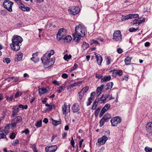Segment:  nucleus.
I'll list each match as a JSON object with an SVG mask.
<instances>
[{
  "mask_svg": "<svg viewBox=\"0 0 152 152\" xmlns=\"http://www.w3.org/2000/svg\"><path fill=\"white\" fill-rule=\"evenodd\" d=\"M95 44L96 45L98 44L99 45V43L98 42V41L97 40H95L93 39L91 40V45H92L94 44Z\"/></svg>",
  "mask_w": 152,
  "mask_h": 152,
  "instance_id": "obj_45",
  "label": "nucleus"
},
{
  "mask_svg": "<svg viewBox=\"0 0 152 152\" xmlns=\"http://www.w3.org/2000/svg\"><path fill=\"white\" fill-rule=\"evenodd\" d=\"M71 144L72 145V146L73 147H75V145H74L75 141L73 140V137H71Z\"/></svg>",
  "mask_w": 152,
  "mask_h": 152,
  "instance_id": "obj_54",
  "label": "nucleus"
},
{
  "mask_svg": "<svg viewBox=\"0 0 152 152\" xmlns=\"http://www.w3.org/2000/svg\"><path fill=\"white\" fill-rule=\"evenodd\" d=\"M104 85L103 84L101 85L100 86L98 87L96 90V92L97 95H100L102 93V91L104 87Z\"/></svg>",
  "mask_w": 152,
  "mask_h": 152,
  "instance_id": "obj_18",
  "label": "nucleus"
},
{
  "mask_svg": "<svg viewBox=\"0 0 152 152\" xmlns=\"http://www.w3.org/2000/svg\"><path fill=\"white\" fill-rule=\"evenodd\" d=\"M50 55L48 54V53H47L41 58L42 63L44 65L50 66L53 64L54 61L50 59Z\"/></svg>",
  "mask_w": 152,
  "mask_h": 152,
  "instance_id": "obj_3",
  "label": "nucleus"
},
{
  "mask_svg": "<svg viewBox=\"0 0 152 152\" xmlns=\"http://www.w3.org/2000/svg\"><path fill=\"white\" fill-rule=\"evenodd\" d=\"M146 130L149 134H152V122L148 123L146 126Z\"/></svg>",
  "mask_w": 152,
  "mask_h": 152,
  "instance_id": "obj_13",
  "label": "nucleus"
},
{
  "mask_svg": "<svg viewBox=\"0 0 152 152\" xmlns=\"http://www.w3.org/2000/svg\"><path fill=\"white\" fill-rule=\"evenodd\" d=\"M77 64H74V66L70 68V72H72L74 70L77 66Z\"/></svg>",
  "mask_w": 152,
  "mask_h": 152,
  "instance_id": "obj_50",
  "label": "nucleus"
},
{
  "mask_svg": "<svg viewBox=\"0 0 152 152\" xmlns=\"http://www.w3.org/2000/svg\"><path fill=\"white\" fill-rule=\"evenodd\" d=\"M83 141V139H82L80 140V141L79 142V146L80 148H81V145L82 144V142Z\"/></svg>",
  "mask_w": 152,
  "mask_h": 152,
  "instance_id": "obj_63",
  "label": "nucleus"
},
{
  "mask_svg": "<svg viewBox=\"0 0 152 152\" xmlns=\"http://www.w3.org/2000/svg\"><path fill=\"white\" fill-rule=\"evenodd\" d=\"M97 63L99 65H101L102 61V56L99 54L95 53Z\"/></svg>",
  "mask_w": 152,
  "mask_h": 152,
  "instance_id": "obj_12",
  "label": "nucleus"
},
{
  "mask_svg": "<svg viewBox=\"0 0 152 152\" xmlns=\"http://www.w3.org/2000/svg\"><path fill=\"white\" fill-rule=\"evenodd\" d=\"M98 103V101H96V100L94 102L93 104L92 108V110H94L95 109Z\"/></svg>",
  "mask_w": 152,
  "mask_h": 152,
  "instance_id": "obj_39",
  "label": "nucleus"
},
{
  "mask_svg": "<svg viewBox=\"0 0 152 152\" xmlns=\"http://www.w3.org/2000/svg\"><path fill=\"white\" fill-rule=\"evenodd\" d=\"M12 43L10 44L12 49L15 51H17L20 49V46L23 41L22 38L17 35L14 36L12 39Z\"/></svg>",
  "mask_w": 152,
  "mask_h": 152,
  "instance_id": "obj_2",
  "label": "nucleus"
},
{
  "mask_svg": "<svg viewBox=\"0 0 152 152\" xmlns=\"http://www.w3.org/2000/svg\"><path fill=\"white\" fill-rule=\"evenodd\" d=\"M107 140L108 138L106 136H103L98 140V143H99L98 145L100 146L101 145L104 144Z\"/></svg>",
  "mask_w": 152,
  "mask_h": 152,
  "instance_id": "obj_11",
  "label": "nucleus"
},
{
  "mask_svg": "<svg viewBox=\"0 0 152 152\" xmlns=\"http://www.w3.org/2000/svg\"><path fill=\"white\" fill-rule=\"evenodd\" d=\"M26 94L25 92H19L18 91L15 95H21L22 94Z\"/></svg>",
  "mask_w": 152,
  "mask_h": 152,
  "instance_id": "obj_51",
  "label": "nucleus"
},
{
  "mask_svg": "<svg viewBox=\"0 0 152 152\" xmlns=\"http://www.w3.org/2000/svg\"><path fill=\"white\" fill-rule=\"evenodd\" d=\"M6 136L3 133L0 134V139L3 138H5Z\"/></svg>",
  "mask_w": 152,
  "mask_h": 152,
  "instance_id": "obj_56",
  "label": "nucleus"
},
{
  "mask_svg": "<svg viewBox=\"0 0 152 152\" xmlns=\"http://www.w3.org/2000/svg\"><path fill=\"white\" fill-rule=\"evenodd\" d=\"M54 53V51L53 50H51L49 53H48V54L49 55L50 57L52 55H53Z\"/></svg>",
  "mask_w": 152,
  "mask_h": 152,
  "instance_id": "obj_57",
  "label": "nucleus"
},
{
  "mask_svg": "<svg viewBox=\"0 0 152 152\" xmlns=\"http://www.w3.org/2000/svg\"><path fill=\"white\" fill-rule=\"evenodd\" d=\"M110 58L109 57H107L106 58V62L107 65H109L110 63Z\"/></svg>",
  "mask_w": 152,
  "mask_h": 152,
  "instance_id": "obj_53",
  "label": "nucleus"
},
{
  "mask_svg": "<svg viewBox=\"0 0 152 152\" xmlns=\"http://www.w3.org/2000/svg\"><path fill=\"white\" fill-rule=\"evenodd\" d=\"M106 121H105L104 119H103L102 118V119L100 121L99 123L100 124V126L101 127L104 124L105 122Z\"/></svg>",
  "mask_w": 152,
  "mask_h": 152,
  "instance_id": "obj_44",
  "label": "nucleus"
},
{
  "mask_svg": "<svg viewBox=\"0 0 152 152\" xmlns=\"http://www.w3.org/2000/svg\"><path fill=\"white\" fill-rule=\"evenodd\" d=\"M66 30L64 28H61L58 31L56 35L57 39L58 41L62 39L65 37L66 34Z\"/></svg>",
  "mask_w": 152,
  "mask_h": 152,
  "instance_id": "obj_6",
  "label": "nucleus"
},
{
  "mask_svg": "<svg viewBox=\"0 0 152 152\" xmlns=\"http://www.w3.org/2000/svg\"><path fill=\"white\" fill-rule=\"evenodd\" d=\"M72 109L73 113L77 112L80 110L79 104L77 103H74L72 107Z\"/></svg>",
  "mask_w": 152,
  "mask_h": 152,
  "instance_id": "obj_16",
  "label": "nucleus"
},
{
  "mask_svg": "<svg viewBox=\"0 0 152 152\" xmlns=\"http://www.w3.org/2000/svg\"><path fill=\"white\" fill-rule=\"evenodd\" d=\"M94 96H91L88 98V101L87 102V106L90 105L92 103L93 99H94Z\"/></svg>",
  "mask_w": 152,
  "mask_h": 152,
  "instance_id": "obj_29",
  "label": "nucleus"
},
{
  "mask_svg": "<svg viewBox=\"0 0 152 152\" xmlns=\"http://www.w3.org/2000/svg\"><path fill=\"white\" fill-rule=\"evenodd\" d=\"M111 76L110 75L105 76L101 79V82L104 83L109 80L111 79Z\"/></svg>",
  "mask_w": 152,
  "mask_h": 152,
  "instance_id": "obj_24",
  "label": "nucleus"
},
{
  "mask_svg": "<svg viewBox=\"0 0 152 152\" xmlns=\"http://www.w3.org/2000/svg\"><path fill=\"white\" fill-rule=\"evenodd\" d=\"M13 96H7V100L8 101H12L13 99Z\"/></svg>",
  "mask_w": 152,
  "mask_h": 152,
  "instance_id": "obj_49",
  "label": "nucleus"
},
{
  "mask_svg": "<svg viewBox=\"0 0 152 152\" xmlns=\"http://www.w3.org/2000/svg\"><path fill=\"white\" fill-rule=\"evenodd\" d=\"M19 143V141L18 140H15L13 141L12 142V145H16L17 144H18Z\"/></svg>",
  "mask_w": 152,
  "mask_h": 152,
  "instance_id": "obj_48",
  "label": "nucleus"
},
{
  "mask_svg": "<svg viewBox=\"0 0 152 152\" xmlns=\"http://www.w3.org/2000/svg\"><path fill=\"white\" fill-rule=\"evenodd\" d=\"M96 77L98 78H100L102 77V76L101 75L98 74H96Z\"/></svg>",
  "mask_w": 152,
  "mask_h": 152,
  "instance_id": "obj_64",
  "label": "nucleus"
},
{
  "mask_svg": "<svg viewBox=\"0 0 152 152\" xmlns=\"http://www.w3.org/2000/svg\"><path fill=\"white\" fill-rule=\"evenodd\" d=\"M131 60V58H129V57H127L125 59V64L126 65H128L130 64Z\"/></svg>",
  "mask_w": 152,
  "mask_h": 152,
  "instance_id": "obj_30",
  "label": "nucleus"
},
{
  "mask_svg": "<svg viewBox=\"0 0 152 152\" xmlns=\"http://www.w3.org/2000/svg\"><path fill=\"white\" fill-rule=\"evenodd\" d=\"M42 120L38 121L35 124V126L37 128H39L42 126Z\"/></svg>",
  "mask_w": 152,
  "mask_h": 152,
  "instance_id": "obj_34",
  "label": "nucleus"
},
{
  "mask_svg": "<svg viewBox=\"0 0 152 152\" xmlns=\"http://www.w3.org/2000/svg\"><path fill=\"white\" fill-rule=\"evenodd\" d=\"M82 83V81H78L74 83H72L70 84L69 86V87L71 88H72L74 86H80L81 84Z\"/></svg>",
  "mask_w": 152,
  "mask_h": 152,
  "instance_id": "obj_26",
  "label": "nucleus"
},
{
  "mask_svg": "<svg viewBox=\"0 0 152 152\" xmlns=\"http://www.w3.org/2000/svg\"><path fill=\"white\" fill-rule=\"evenodd\" d=\"M110 107V105L109 104H106L102 108V112L103 113H104Z\"/></svg>",
  "mask_w": 152,
  "mask_h": 152,
  "instance_id": "obj_25",
  "label": "nucleus"
},
{
  "mask_svg": "<svg viewBox=\"0 0 152 152\" xmlns=\"http://www.w3.org/2000/svg\"><path fill=\"white\" fill-rule=\"evenodd\" d=\"M138 29V28H129V31L130 32H134L137 31Z\"/></svg>",
  "mask_w": 152,
  "mask_h": 152,
  "instance_id": "obj_46",
  "label": "nucleus"
},
{
  "mask_svg": "<svg viewBox=\"0 0 152 152\" xmlns=\"http://www.w3.org/2000/svg\"><path fill=\"white\" fill-rule=\"evenodd\" d=\"M18 5H19V7L23 11L29 12L31 10L30 8L25 5L22 3L21 1Z\"/></svg>",
  "mask_w": 152,
  "mask_h": 152,
  "instance_id": "obj_10",
  "label": "nucleus"
},
{
  "mask_svg": "<svg viewBox=\"0 0 152 152\" xmlns=\"http://www.w3.org/2000/svg\"><path fill=\"white\" fill-rule=\"evenodd\" d=\"M57 148L56 145L48 146L45 147V150L46 152H55Z\"/></svg>",
  "mask_w": 152,
  "mask_h": 152,
  "instance_id": "obj_9",
  "label": "nucleus"
},
{
  "mask_svg": "<svg viewBox=\"0 0 152 152\" xmlns=\"http://www.w3.org/2000/svg\"><path fill=\"white\" fill-rule=\"evenodd\" d=\"M89 89V87L86 86L85 87L83 88L81 91L79 92V94L80 93L81 94H84L86 93Z\"/></svg>",
  "mask_w": 152,
  "mask_h": 152,
  "instance_id": "obj_28",
  "label": "nucleus"
},
{
  "mask_svg": "<svg viewBox=\"0 0 152 152\" xmlns=\"http://www.w3.org/2000/svg\"><path fill=\"white\" fill-rule=\"evenodd\" d=\"M68 109V107H67V105L66 103H64V105L62 107V110L63 111V115H66V113L69 112H67V110Z\"/></svg>",
  "mask_w": 152,
  "mask_h": 152,
  "instance_id": "obj_19",
  "label": "nucleus"
},
{
  "mask_svg": "<svg viewBox=\"0 0 152 152\" xmlns=\"http://www.w3.org/2000/svg\"><path fill=\"white\" fill-rule=\"evenodd\" d=\"M16 134L15 133H12L10 135V137L12 139H14L15 137Z\"/></svg>",
  "mask_w": 152,
  "mask_h": 152,
  "instance_id": "obj_47",
  "label": "nucleus"
},
{
  "mask_svg": "<svg viewBox=\"0 0 152 152\" xmlns=\"http://www.w3.org/2000/svg\"><path fill=\"white\" fill-rule=\"evenodd\" d=\"M89 47V45L86 42H84L82 45V48L83 50H85Z\"/></svg>",
  "mask_w": 152,
  "mask_h": 152,
  "instance_id": "obj_27",
  "label": "nucleus"
},
{
  "mask_svg": "<svg viewBox=\"0 0 152 152\" xmlns=\"http://www.w3.org/2000/svg\"><path fill=\"white\" fill-rule=\"evenodd\" d=\"M129 16L130 17V19L133 18H135L139 17V15L137 14H129Z\"/></svg>",
  "mask_w": 152,
  "mask_h": 152,
  "instance_id": "obj_35",
  "label": "nucleus"
},
{
  "mask_svg": "<svg viewBox=\"0 0 152 152\" xmlns=\"http://www.w3.org/2000/svg\"><path fill=\"white\" fill-rule=\"evenodd\" d=\"M111 116L109 114H106L102 118L105 121L111 118Z\"/></svg>",
  "mask_w": 152,
  "mask_h": 152,
  "instance_id": "obj_32",
  "label": "nucleus"
},
{
  "mask_svg": "<svg viewBox=\"0 0 152 152\" xmlns=\"http://www.w3.org/2000/svg\"><path fill=\"white\" fill-rule=\"evenodd\" d=\"M86 30L85 27L80 25L76 26L75 27V33L73 34L74 40L77 42H78L81 37L85 36Z\"/></svg>",
  "mask_w": 152,
  "mask_h": 152,
  "instance_id": "obj_1",
  "label": "nucleus"
},
{
  "mask_svg": "<svg viewBox=\"0 0 152 152\" xmlns=\"http://www.w3.org/2000/svg\"><path fill=\"white\" fill-rule=\"evenodd\" d=\"M48 119L46 118H45L43 121V122H44L45 124L47 123L48 122Z\"/></svg>",
  "mask_w": 152,
  "mask_h": 152,
  "instance_id": "obj_62",
  "label": "nucleus"
},
{
  "mask_svg": "<svg viewBox=\"0 0 152 152\" xmlns=\"http://www.w3.org/2000/svg\"><path fill=\"white\" fill-rule=\"evenodd\" d=\"M122 39L121 32L119 30L116 31L114 32L113 39L115 42H120Z\"/></svg>",
  "mask_w": 152,
  "mask_h": 152,
  "instance_id": "obj_4",
  "label": "nucleus"
},
{
  "mask_svg": "<svg viewBox=\"0 0 152 152\" xmlns=\"http://www.w3.org/2000/svg\"><path fill=\"white\" fill-rule=\"evenodd\" d=\"M32 56L33 57L31 58V60L34 62H37L39 61V58L37 56V53H33Z\"/></svg>",
  "mask_w": 152,
  "mask_h": 152,
  "instance_id": "obj_21",
  "label": "nucleus"
},
{
  "mask_svg": "<svg viewBox=\"0 0 152 152\" xmlns=\"http://www.w3.org/2000/svg\"><path fill=\"white\" fill-rule=\"evenodd\" d=\"M10 59L9 58H6L3 60L4 62H6L7 64L9 63H10Z\"/></svg>",
  "mask_w": 152,
  "mask_h": 152,
  "instance_id": "obj_55",
  "label": "nucleus"
},
{
  "mask_svg": "<svg viewBox=\"0 0 152 152\" xmlns=\"http://www.w3.org/2000/svg\"><path fill=\"white\" fill-rule=\"evenodd\" d=\"M13 120H14V121H15L16 123H18L22 121V118L21 117L18 116Z\"/></svg>",
  "mask_w": 152,
  "mask_h": 152,
  "instance_id": "obj_31",
  "label": "nucleus"
},
{
  "mask_svg": "<svg viewBox=\"0 0 152 152\" xmlns=\"http://www.w3.org/2000/svg\"><path fill=\"white\" fill-rule=\"evenodd\" d=\"M65 87V85H64V84L62 85L59 88H60L61 90L62 91L64 90Z\"/></svg>",
  "mask_w": 152,
  "mask_h": 152,
  "instance_id": "obj_61",
  "label": "nucleus"
},
{
  "mask_svg": "<svg viewBox=\"0 0 152 152\" xmlns=\"http://www.w3.org/2000/svg\"><path fill=\"white\" fill-rule=\"evenodd\" d=\"M72 57V56L71 55H68V54L65 55L64 57V59L66 61H69V60Z\"/></svg>",
  "mask_w": 152,
  "mask_h": 152,
  "instance_id": "obj_33",
  "label": "nucleus"
},
{
  "mask_svg": "<svg viewBox=\"0 0 152 152\" xmlns=\"http://www.w3.org/2000/svg\"><path fill=\"white\" fill-rule=\"evenodd\" d=\"M145 150L146 152H152V148H150L146 146L145 148Z\"/></svg>",
  "mask_w": 152,
  "mask_h": 152,
  "instance_id": "obj_38",
  "label": "nucleus"
},
{
  "mask_svg": "<svg viewBox=\"0 0 152 152\" xmlns=\"http://www.w3.org/2000/svg\"><path fill=\"white\" fill-rule=\"evenodd\" d=\"M39 94H47L49 92V89L48 88L42 87L38 89Z\"/></svg>",
  "mask_w": 152,
  "mask_h": 152,
  "instance_id": "obj_14",
  "label": "nucleus"
},
{
  "mask_svg": "<svg viewBox=\"0 0 152 152\" xmlns=\"http://www.w3.org/2000/svg\"><path fill=\"white\" fill-rule=\"evenodd\" d=\"M62 39H63L64 42L67 43L71 41L72 38L70 36L68 35Z\"/></svg>",
  "mask_w": 152,
  "mask_h": 152,
  "instance_id": "obj_23",
  "label": "nucleus"
},
{
  "mask_svg": "<svg viewBox=\"0 0 152 152\" xmlns=\"http://www.w3.org/2000/svg\"><path fill=\"white\" fill-rule=\"evenodd\" d=\"M23 54L20 52H18L15 56L14 60L15 62H18L22 59Z\"/></svg>",
  "mask_w": 152,
  "mask_h": 152,
  "instance_id": "obj_15",
  "label": "nucleus"
},
{
  "mask_svg": "<svg viewBox=\"0 0 152 152\" xmlns=\"http://www.w3.org/2000/svg\"><path fill=\"white\" fill-rule=\"evenodd\" d=\"M79 8L78 7L75 6L71 9H69L68 12L69 13L75 15L76 14L78 13L79 12Z\"/></svg>",
  "mask_w": 152,
  "mask_h": 152,
  "instance_id": "obj_8",
  "label": "nucleus"
},
{
  "mask_svg": "<svg viewBox=\"0 0 152 152\" xmlns=\"http://www.w3.org/2000/svg\"><path fill=\"white\" fill-rule=\"evenodd\" d=\"M133 25H134L135 24H138V25L140 24L141 23V22H139V20L137 19H135L133 21L132 23Z\"/></svg>",
  "mask_w": 152,
  "mask_h": 152,
  "instance_id": "obj_41",
  "label": "nucleus"
},
{
  "mask_svg": "<svg viewBox=\"0 0 152 152\" xmlns=\"http://www.w3.org/2000/svg\"><path fill=\"white\" fill-rule=\"evenodd\" d=\"M16 122L15 121H14V120H12V124L11 125L12 126L14 127L16 126Z\"/></svg>",
  "mask_w": 152,
  "mask_h": 152,
  "instance_id": "obj_59",
  "label": "nucleus"
},
{
  "mask_svg": "<svg viewBox=\"0 0 152 152\" xmlns=\"http://www.w3.org/2000/svg\"><path fill=\"white\" fill-rule=\"evenodd\" d=\"M52 121L53 124L55 126H57L58 124H61V123L60 120L56 121L53 120Z\"/></svg>",
  "mask_w": 152,
  "mask_h": 152,
  "instance_id": "obj_36",
  "label": "nucleus"
},
{
  "mask_svg": "<svg viewBox=\"0 0 152 152\" xmlns=\"http://www.w3.org/2000/svg\"><path fill=\"white\" fill-rule=\"evenodd\" d=\"M19 112V108L17 107H15L14 108L13 110L12 111V117H14L17 115V113Z\"/></svg>",
  "mask_w": 152,
  "mask_h": 152,
  "instance_id": "obj_20",
  "label": "nucleus"
},
{
  "mask_svg": "<svg viewBox=\"0 0 152 152\" xmlns=\"http://www.w3.org/2000/svg\"><path fill=\"white\" fill-rule=\"evenodd\" d=\"M117 51L118 53L120 54L122 53L123 50L121 48H118L117 49Z\"/></svg>",
  "mask_w": 152,
  "mask_h": 152,
  "instance_id": "obj_60",
  "label": "nucleus"
},
{
  "mask_svg": "<svg viewBox=\"0 0 152 152\" xmlns=\"http://www.w3.org/2000/svg\"><path fill=\"white\" fill-rule=\"evenodd\" d=\"M113 85V83L112 82L107 83L106 85V87L104 88V90L105 91H107L109 89H111Z\"/></svg>",
  "mask_w": 152,
  "mask_h": 152,
  "instance_id": "obj_22",
  "label": "nucleus"
},
{
  "mask_svg": "<svg viewBox=\"0 0 152 152\" xmlns=\"http://www.w3.org/2000/svg\"><path fill=\"white\" fill-rule=\"evenodd\" d=\"M130 17L129 16V14L126 16H123L122 18L121 19L122 21H124L127 20L130 18Z\"/></svg>",
  "mask_w": 152,
  "mask_h": 152,
  "instance_id": "obj_40",
  "label": "nucleus"
},
{
  "mask_svg": "<svg viewBox=\"0 0 152 152\" xmlns=\"http://www.w3.org/2000/svg\"><path fill=\"white\" fill-rule=\"evenodd\" d=\"M54 105L53 104H50L49 106L48 107V108L47 109V110L48 111H50L52 110L53 108H54Z\"/></svg>",
  "mask_w": 152,
  "mask_h": 152,
  "instance_id": "obj_42",
  "label": "nucleus"
},
{
  "mask_svg": "<svg viewBox=\"0 0 152 152\" xmlns=\"http://www.w3.org/2000/svg\"><path fill=\"white\" fill-rule=\"evenodd\" d=\"M108 96H102V97L100 98V100L102 102H104L105 101Z\"/></svg>",
  "mask_w": 152,
  "mask_h": 152,
  "instance_id": "obj_37",
  "label": "nucleus"
},
{
  "mask_svg": "<svg viewBox=\"0 0 152 152\" xmlns=\"http://www.w3.org/2000/svg\"><path fill=\"white\" fill-rule=\"evenodd\" d=\"M123 75V72L122 70H115L113 73V76L115 77L117 75L121 76Z\"/></svg>",
  "mask_w": 152,
  "mask_h": 152,
  "instance_id": "obj_17",
  "label": "nucleus"
},
{
  "mask_svg": "<svg viewBox=\"0 0 152 152\" xmlns=\"http://www.w3.org/2000/svg\"><path fill=\"white\" fill-rule=\"evenodd\" d=\"M121 121V118L118 116L113 117L110 120L112 125L113 126H116Z\"/></svg>",
  "mask_w": 152,
  "mask_h": 152,
  "instance_id": "obj_7",
  "label": "nucleus"
},
{
  "mask_svg": "<svg viewBox=\"0 0 152 152\" xmlns=\"http://www.w3.org/2000/svg\"><path fill=\"white\" fill-rule=\"evenodd\" d=\"M62 77L64 78H66L68 77V75L66 73H63L62 75Z\"/></svg>",
  "mask_w": 152,
  "mask_h": 152,
  "instance_id": "obj_58",
  "label": "nucleus"
},
{
  "mask_svg": "<svg viewBox=\"0 0 152 152\" xmlns=\"http://www.w3.org/2000/svg\"><path fill=\"white\" fill-rule=\"evenodd\" d=\"M29 131L27 129H26L25 130L23 131L22 132V133H25L26 134H29Z\"/></svg>",
  "mask_w": 152,
  "mask_h": 152,
  "instance_id": "obj_52",
  "label": "nucleus"
},
{
  "mask_svg": "<svg viewBox=\"0 0 152 152\" xmlns=\"http://www.w3.org/2000/svg\"><path fill=\"white\" fill-rule=\"evenodd\" d=\"M14 3L9 0H5L3 2V6L8 11L11 12L12 11V9Z\"/></svg>",
  "mask_w": 152,
  "mask_h": 152,
  "instance_id": "obj_5",
  "label": "nucleus"
},
{
  "mask_svg": "<svg viewBox=\"0 0 152 152\" xmlns=\"http://www.w3.org/2000/svg\"><path fill=\"white\" fill-rule=\"evenodd\" d=\"M18 107L20 108H22L23 109H26L28 108V106L26 105H23L22 104H20L19 105Z\"/></svg>",
  "mask_w": 152,
  "mask_h": 152,
  "instance_id": "obj_43",
  "label": "nucleus"
}]
</instances>
